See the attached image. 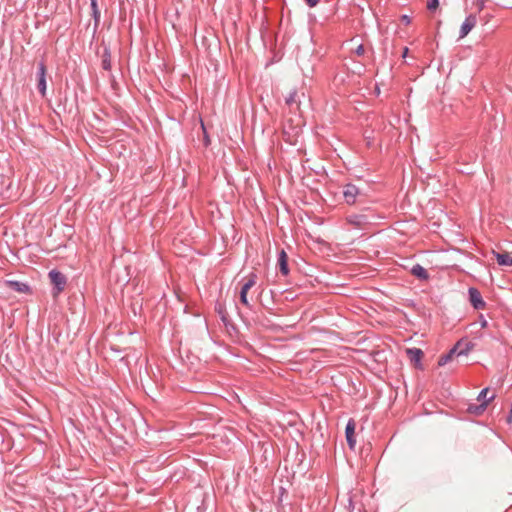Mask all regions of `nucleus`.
Wrapping results in <instances>:
<instances>
[{
    "instance_id": "25",
    "label": "nucleus",
    "mask_w": 512,
    "mask_h": 512,
    "mask_svg": "<svg viewBox=\"0 0 512 512\" xmlns=\"http://www.w3.org/2000/svg\"><path fill=\"white\" fill-rule=\"evenodd\" d=\"M309 7H315L320 0H305Z\"/></svg>"
},
{
    "instance_id": "18",
    "label": "nucleus",
    "mask_w": 512,
    "mask_h": 512,
    "mask_svg": "<svg viewBox=\"0 0 512 512\" xmlns=\"http://www.w3.org/2000/svg\"><path fill=\"white\" fill-rule=\"evenodd\" d=\"M91 2V9H92V16L95 20V23L98 24L100 21V10L98 9L97 1H90Z\"/></svg>"
},
{
    "instance_id": "24",
    "label": "nucleus",
    "mask_w": 512,
    "mask_h": 512,
    "mask_svg": "<svg viewBox=\"0 0 512 512\" xmlns=\"http://www.w3.org/2000/svg\"><path fill=\"white\" fill-rule=\"evenodd\" d=\"M485 3H486V0H477L476 4L478 6L479 11L484 9Z\"/></svg>"
},
{
    "instance_id": "21",
    "label": "nucleus",
    "mask_w": 512,
    "mask_h": 512,
    "mask_svg": "<svg viewBox=\"0 0 512 512\" xmlns=\"http://www.w3.org/2000/svg\"><path fill=\"white\" fill-rule=\"evenodd\" d=\"M439 6V0H427V9L435 11Z\"/></svg>"
},
{
    "instance_id": "17",
    "label": "nucleus",
    "mask_w": 512,
    "mask_h": 512,
    "mask_svg": "<svg viewBox=\"0 0 512 512\" xmlns=\"http://www.w3.org/2000/svg\"><path fill=\"white\" fill-rule=\"evenodd\" d=\"M487 407V402H483L480 405H470L469 412L479 415L481 414Z\"/></svg>"
},
{
    "instance_id": "14",
    "label": "nucleus",
    "mask_w": 512,
    "mask_h": 512,
    "mask_svg": "<svg viewBox=\"0 0 512 512\" xmlns=\"http://www.w3.org/2000/svg\"><path fill=\"white\" fill-rule=\"evenodd\" d=\"M216 311L218 312L222 322L227 326L229 324V318H228V314H227L225 308L223 307V305L218 304L216 306Z\"/></svg>"
},
{
    "instance_id": "9",
    "label": "nucleus",
    "mask_w": 512,
    "mask_h": 512,
    "mask_svg": "<svg viewBox=\"0 0 512 512\" xmlns=\"http://www.w3.org/2000/svg\"><path fill=\"white\" fill-rule=\"evenodd\" d=\"M277 266L284 276L289 274L288 256L284 250H281L278 254Z\"/></svg>"
},
{
    "instance_id": "1",
    "label": "nucleus",
    "mask_w": 512,
    "mask_h": 512,
    "mask_svg": "<svg viewBox=\"0 0 512 512\" xmlns=\"http://www.w3.org/2000/svg\"><path fill=\"white\" fill-rule=\"evenodd\" d=\"M49 279L54 286V295L57 296L60 294L66 286L67 278L66 276L57 270H51L49 272Z\"/></svg>"
},
{
    "instance_id": "22",
    "label": "nucleus",
    "mask_w": 512,
    "mask_h": 512,
    "mask_svg": "<svg viewBox=\"0 0 512 512\" xmlns=\"http://www.w3.org/2000/svg\"><path fill=\"white\" fill-rule=\"evenodd\" d=\"M354 52H355V54H356L357 56H362V55H364V53H365L364 46H363L362 44L358 45Z\"/></svg>"
},
{
    "instance_id": "7",
    "label": "nucleus",
    "mask_w": 512,
    "mask_h": 512,
    "mask_svg": "<svg viewBox=\"0 0 512 512\" xmlns=\"http://www.w3.org/2000/svg\"><path fill=\"white\" fill-rule=\"evenodd\" d=\"M355 426H356L355 421L353 419H350L345 428L346 440H347V443H348V446L350 447V449H354V447L356 445V440L354 437Z\"/></svg>"
},
{
    "instance_id": "3",
    "label": "nucleus",
    "mask_w": 512,
    "mask_h": 512,
    "mask_svg": "<svg viewBox=\"0 0 512 512\" xmlns=\"http://www.w3.org/2000/svg\"><path fill=\"white\" fill-rule=\"evenodd\" d=\"M476 23V16L473 14L468 15L460 27L459 38L463 39L464 37H466L470 33V31L476 26Z\"/></svg>"
},
{
    "instance_id": "16",
    "label": "nucleus",
    "mask_w": 512,
    "mask_h": 512,
    "mask_svg": "<svg viewBox=\"0 0 512 512\" xmlns=\"http://www.w3.org/2000/svg\"><path fill=\"white\" fill-rule=\"evenodd\" d=\"M456 352V347L451 349L449 353L442 355L438 360L439 366L446 365L453 357L454 353Z\"/></svg>"
},
{
    "instance_id": "4",
    "label": "nucleus",
    "mask_w": 512,
    "mask_h": 512,
    "mask_svg": "<svg viewBox=\"0 0 512 512\" xmlns=\"http://www.w3.org/2000/svg\"><path fill=\"white\" fill-rule=\"evenodd\" d=\"M38 90L42 96L46 94V65L43 61L38 64Z\"/></svg>"
},
{
    "instance_id": "10",
    "label": "nucleus",
    "mask_w": 512,
    "mask_h": 512,
    "mask_svg": "<svg viewBox=\"0 0 512 512\" xmlns=\"http://www.w3.org/2000/svg\"><path fill=\"white\" fill-rule=\"evenodd\" d=\"M494 256L496 257L497 263L500 266H512V256L508 253H498L493 251Z\"/></svg>"
},
{
    "instance_id": "19",
    "label": "nucleus",
    "mask_w": 512,
    "mask_h": 512,
    "mask_svg": "<svg viewBox=\"0 0 512 512\" xmlns=\"http://www.w3.org/2000/svg\"><path fill=\"white\" fill-rule=\"evenodd\" d=\"M488 392V388L483 389L478 395V401H480L481 403L487 402L488 404L489 401H491L494 398V395H491L488 399H486Z\"/></svg>"
},
{
    "instance_id": "11",
    "label": "nucleus",
    "mask_w": 512,
    "mask_h": 512,
    "mask_svg": "<svg viewBox=\"0 0 512 512\" xmlns=\"http://www.w3.org/2000/svg\"><path fill=\"white\" fill-rule=\"evenodd\" d=\"M7 285L10 289L20 292V293H28L30 291V287L23 282L19 281H8Z\"/></svg>"
},
{
    "instance_id": "5",
    "label": "nucleus",
    "mask_w": 512,
    "mask_h": 512,
    "mask_svg": "<svg viewBox=\"0 0 512 512\" xmlns=\"http://www.w3.org/2000/svg\"><path fill=\"white\" fill-rule=\"evenodd\" d=\"M468 293L469 300L475 309H483L485 307V302L478 289L471 287L469 288Z\"/></svg>"
},
{
    "instance_id": "28",
    "label": "nucleus",
    "mask_w": 512,
    "mask_h": 512,
    "mask_svg": "<svg viewBox=\"0 0 512 512\" xmlns=\"http://www.w3.org/2000/svg\"><path fill=\"white\" fill-rule=\"evenodd\" d=\"M486 324H487V322H486V321L482 322V326H483V327H485V326H486Z\"/></svg>"
},
{
    "instance_id": "6",
    "label": "nucleus",
    "mask_w": 512,
    "mask_h": 512,
    "mask_svg": "<svg viewBox=\"0 0 512 512\" xmlns=\"http://www.w3.org/2000/svg\"><path fill=\"white\" fill-rule=\"evenodd\" d=\"M359 189L352 184H348L345 186L343 190V196L347 204H354L356 202V198L359 195Z\"/></svg>"
},
{
    "instance_id": "26",
    "label": "nucleus",
    "mask_w": 512,
    "mask_h": 512,
    "mask_svg": "<svg viewBox=\"0 0 512 512\" xmlns=\"http://www.w3.org/2000/svg\"><path fill=\"white\" fill-rule=\"evenodd\" d=\"M507 422L508 423H511L512 422V410L510 411L508 417H507Z\"/></svg>"
},
{
    "instance_id": "23",
    "label": "nucleus",
    "mask_w": 512,
    "mask_h": 512,
    "mask_svg": "<svg viewBox=\"0 0 512 512\" xmlns=\"http://www.w3.org/2000/svg\"><path fill=\"white\" fill-rule=\"evenodd\" d=\"M401 21L404 24L409 25L411 23V18L408 15H402L401 16Z\"/></svg>"
},
{
    "instance_id": "2",
    "label": "nucleus",
    "mask_w": 512,
    "mask_h": 512,
    "mask_svg": "<svg viewBox=\"0 0 512 512\" xmlns=\"http://www.w3.org/2000/svg\"><path fill=\"white\" fill-rule=\"evenodd\" d=\"M257 276L252 273L249 275L247 281L243 284L240 290V301L243 305L249 306V301L247 298L248 291L256 284Z\"/></svg>"
},
{
    "instance_id": "20",
    "label": "nucleus",
    "mask_w": 512,
    "mask_h": 512,
    "mask_svg": "<svg viewBox=\"0 0 512 512\" xmlns=\"http://www.w3.org/2000/svg\"><path fill=\"white\" fill-rule=\"evenodd\" d=\"M296 98H297V92L295 90L291 91L288 95V97L286 98V104L291 106L293 105L294 103H296Z\"/></svg>"
},
{
    "instance_id": "12",
    "label": "nucleus",
    "mask_w": 512,
    "mask_h": 512,
    "mask_svg": "<svg viewBox=\"0 0 512 512\" xmlns=\"http://www.w3.org/2000/svg\"><path fill=\"white\" fill-rule=\"evenodd\" d=\"M411 273L414 276H416L417 278L422 279V280H427L429 277L426 269L419 264H416L412 267Z\"/></svg>"
},
{
    "instance_id": "15",
    "label": "nucleus",
    "mask_w": 512,
    "mask_h": 512,
    "mask_svg": "<svg viewBox=\"0 0 512 512\" xmlns=\"http://www.w3.org/2000/svg\"><path fill=\"white\" fill-rule=\"evenodd\" d=\"M110 57H111V55H110L109 50L105 49L104 50V54L102 56V67L105 70H110L111 69V59H110Z\"/></svg>"
},
{
    "instance_id": "27",
    "label": "nucleus",
    "mask_w": 512,
    "mask_h": 512,
    "mask_svg": "<svg viewBox=\"0 0 512 512\" xmlns=\"http://www.w3.org/2000/svg\"><path fill=\"white\" fill-rule=\"evenodd\" d=\"M407 53H408V48H405L404 52H403V57H406Z\"/></svg>"
},
{
    "instance_id": "8",
    "label": "nucleus",
    "mask_w": 512,
    "mask_h": 512,
    "mask_svg": "<svg viewBox=\"0 0 512 512\" xmlns=\"http://www.w3.org/2000/svg\"><path fill=\"white\" fill-rule=\"evenodd\" d=\"M406 353L410 361L413 362L417 368L422 369L421 360L423 358V351L419 348H409L406 350Z\"/></svg>"
},
{
    "instance_id": "13",
    "label": "nucleus",
    "mask_w": 512,
    "mask_h": 512,
    "mask_svg": "<svg viewBox=\"0 0 512 512\" xmlns=\"http://www.w3.org/2000/svg\"><path fill=\"white\" fill-rule=\"evenodd\" d=\"M348 221L356 227H363L366 224V218L362 215L350 216Z\"/></svg>"
}]
</instances>
